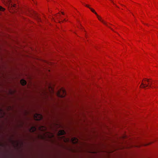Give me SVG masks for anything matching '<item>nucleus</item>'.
Returning a JSON list of instances; mask_svg holds the SVG:
<instances>
[{
    "mask_svg": "<svg viewBox=\"0 0 158 158\" xmlns=\"http://www.w3.org/2000/svg\"><path fill=\"white\" fill-rule=\"evenodd\" d=\"M85 6L89 8L90 10H91L93 13H95V14L96 15H97V13H96L95 11L93 9H92V8H91L90 7H89V6L88 5H85Z\"/></svg>",
    "mask_w": 158,
    "mask_h": 158,
    "instance_id": "5",
    "label": "nucleus"
},
{
    "mask_svg": "<svg viewBox=\"0 0 158 158\" xmlns=\"http://www.w3.org/2000/svg\"><path fill=\"white\" fill-rule=\"evenodd\" d=\"M72 139L73 142L74 143H76L78 142V139L76 138H73Z\"/></svg>",
    "mask_w": 158,
    "mask_h": 158,
    "instance_id": "6",
    "label": "nucleus"
},
{
    "mask_svg": "<svg viewBox=\"0 0 158 158\" xmlns=\"http://www.w3.org/2000/svg\"><path fill=\"white\" fill-rule=\"evenodd\" d=\"M147 79H144L143 81H142V82L140 86V87L143 88H145V87L148 86V84H146V81H147Z\"/></svg>",
    "mask_w": 158,
    "mask_h": 158,
    "instance_id": "3",
    "label": "nucleus"
},
{
    "mask_svg": "<svg viewBox=\"0 0 158 158\" xmlns=\"http://www.w3.org/2000/svg\"><path fill=\"white\" fill-rule=\"evenodd\" d=\"M3 3L5 4V3H7V4L9 3L10 4V0H2Z\"/></svg>",
    "mask_w": 158,
    "mask_h": 158,
    "instance_id": "11",
    "label": "nucleus"
},
{
    "mask_svg": "<svg viewBox=\"0 0 158 158\" xmlns=\"http://www.w3.org/2000/svg\"><path fill=\"white\" fill-rule=\"evenodd\" d=\"M51 135H50H50H48V138H51V137H53V136H54V135H53V134H51Z\"/></svg>",
    "mask_w": 158,
    "mask_h": 158,
    "instance_id": "13",
    "label": "nucleus"
},
{
    "mask_svg": "<svg viewBox=\"0 0 158 158\" xmlns=\"http://www.w3.org/2000/svg\"><path fill=\"white\" fill-rule=\"evenodd\" d=\"M36 130V128L35 127L33 126L31 127L30 129V131L31 132H34Z\"/></svg>",
    "mask_w": 158,
    "mask_h": 158,
    "instance_id": "9",
    "label": "nucleus"
},
{
    "mask_svg": "<svg viewBox=\"0 0 158 158\" xmlns=\"http://www.w3.org/2000/svg\"><path fill=\"white\" fill-rule=\"evenodd\" d=\"M20 83L21 85H24L26 84V81L24 79H21L20 81Z\"/></svg>",
    "mask_w": 158,
    "mask_h": 158,
    "instance_id": "8",
    "label": "nucleus"
},
{
    "mask_svg": "<svg viewBox=\"0 0 158 158\" xmlns=\"http://www.w3.org/2000/svg\"><path fill=\"white\" fill-rule=\"evenodd\" d=\"M42 127H44L45 130L46 129V128L45 127H44V126H42Z\"/></svg>",
    "mask_w": 158,
    "mask_h": 158,
    "instance_id": "14",
    "label": "nucleus"
},
{
    "mask_svg": "<svg viewBox=\"0 0 158 158\" xmlns=\"http://www.w3.org/2000/svg\"><path fill=\"white\" fill-rule=\"evenodd\" d=\"M147 81L148 83V85L149 84H150V85H149V87H152L151 85L152 84V81H150L149 79H147Z\"/></svg>",
    "mask_w": 158,
    "mask_h": 158,
    "instance_id": "10",
    "label": "nucleus"
},
{
    "mask_svg": "<svg viewBox=\"0 0 158 158\" xmlns=\"http://www.w3.org/2000/svg\"><path fill=\"white\" fill-rule=\"evenodd\" d=\"M97 16V18H98V19L100 20V21H101L103 24H104L105 25H106V26H107V25L106 23L103 20H102L101 19V18L100 17H99V16H98V15H96Z\"/></svg>",
    "mask_w": 158,
    "mask_h": 158,
    "instance_id": "4",
    "label": "nucleus"
},
{
    "mask_svg": "<svg viewBox=\"0 0 158 158\" xmlns=\"http://www.w3.org/2000/svg\"><path fill=\"white\" fill-rule=\"evenodd\" d=\"M42 114L38 113H35L34 114V118L36 120H40L43 119Z\"/></svg>",
    "mask_w": 158,
    "mask_h": 158,
    "instance_id": "2",
    "label": "nucleus"
},
{
    "mask_svg": "<svg viewBox=\"0 0 158 158\" xmlns=\"http://www.w3.org/2000/svg\"><path fill=\"white\" fill-rule=\"evenodd\" d=\"M5 10V8L0 6V10L2 11H4Z\"/></svg>",
    "mask_w": 158,
    "mask_h": 158,
    "instance_id": "12",
    "label": "nucleus"
},
{
    "mask_svg": "<svg viewBox=\"0 0 158 158\" xmlns=\"http://www.w3.org/2000/svg\"><path fill=\"white\" fill-rule=\"evenodd\" d=\"M62 14H64V13L63 12H61Z\"/></svg>",
    "mask_w": 158,
    "mask_h": 158,
    "instance_id": "15",
    "label": "nucleus"
},
{
    "mask_svg": "<svg viewBox=\"0 0 158 158\" xmlns=\"http://www.w3.org/2000/svg\"><path fill=\"white\" fill-rule=\"evenodd\" d=\"M58 134L60 135H63L65 134V132L64 130H60L59 131Z\"/></svg>",
    "mask_w": 158,
    "mask_h": 158,
    "instance_id": "7",
    "label": "nucleus"
},
{
    "mask_svg": "<svg viewBox=\"0 0 158 158\" xmlns=\"http://www.w3.org/2000/svg\"><path fill=\"white\" fill-rule=\"evenodd\" d=\"M66 95L65 90L63 89H61L60 91H58L57 93V95L58 97L63 98Z\"/></svg>",
    "mask_w": 158,
    "mask_h": 158,
    "instance_id": "1",
    "label": "nucleus"
}]
</instances>
